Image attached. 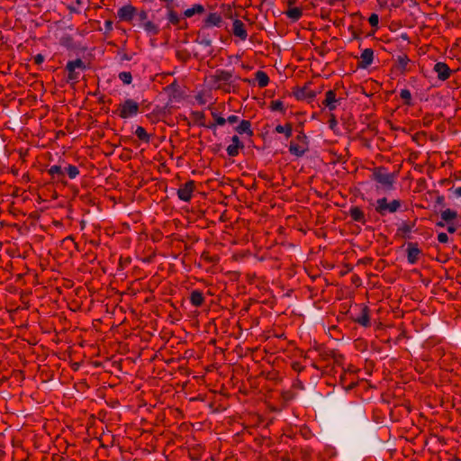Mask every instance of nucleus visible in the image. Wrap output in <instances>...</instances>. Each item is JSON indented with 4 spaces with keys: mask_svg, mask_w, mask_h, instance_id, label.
Returning <instances> with one entry per match:
<instances>
[{
    "mask_svg": "<svg viewBox=\"0 0 461 461\" xmlns=\"http://www.w3.org/2000/svg\"><path fill=\"white\" fill-rule=\"evenodd\" d=\"M167 19L170 23L176 26L180 30H184L187 27L186 22L183 21L178 14L172 9L168 11Z\"/></svg>",
    "mask_w": 461,
    "mask_h": 461,
    "instance_id": "obj_8",
    "label": "nucleus"
},
{
    "mask_svg": "<svg viewBox=\"0 0 461 461\" xmlns=\"http://www.w3.org/2000/svg\"><path fill=\"white\" fill-rule=\"evenodd\" d=\"M311 82H307L303 87H295L294 89V95L298 100H307L308 102L312 101L317 95V92L310 90L309 86Z\"/></svg>",
    "mask_w": 461,
    "mask_h": 461,
    "instance_id": "obj_4",
    "label": "nucleus"
},
{
    "mask_svg": "<svg viewBox=\"0 0 461 461\" xmlns=\"http://www.w3.org/2000/svg\"><path fill=\"white\" fill-rule=\"evenodd\" d=\"M400 96L405 101V104H411V95L408 89H402L400 93Z\"/></svg>",
    "mask_w": 461,
    "mask_h": 461,
    "instance_id": "obj_34",
    "label": "nucleus"
},
{
    "mask_svg": "<svg viewBox=\"0 0 461 461\" xmlns=\"http://www.w3.org/2000/svg\"><path fill=\"white\" fill-rule=\"evenodd\" d=\"M76 68L86 69V65L81 59L70 60L66 65L67 70H76Z\"/></svg>",
    "mask_w": 461,
    "mask_h": 461,
    "instance_id": "obj_22",
    "label": "nucleus"
},
{
    "mask_svg": "<svg viewBox=\"0 0 461 461\" xmlns=\"http://www.w3.org/2000/svg\"><path fill=\"white\" fill-rule=\"evenodd\" d=\"M203 294L200 291L194 290L191 293L190 301L193 305L199 307L203 304Z\"/></svg>",
    "mask_w": 461,
    "mask_h": 461,
    "instance_id": "obj_20",
    "label": "nucleus"
},
{
    "mask_svg": "<svg viewBox=\"0 0 461 461\" xmlns=\"http://www.w3.org/2000/svg\"><path fill=\"white\" fill-rule=\"evenodd\" d=\"M68 81H75L78 78V73L76 71V70H68Z\"/></svg>",
    "mask_w": 461,
    "mask_h": 461,
    "instance_id": "obj_39",
    "label": "nucleus"
},
{
    "mask_svg": "<svg viewBox=\"0 0 461 461\" xmlns=\"http://www.w3.org/2000/svg\"><path fill=\"white\" fill-rule=\"evenodd\" d=\"M250 122L248 120H242L239 125L235 127V131L240 135H247L248 137L252 136L253 132L250 129Z\"/></svg>",
    "mask_w": 461,
    "mask_h": 461,
    "instance_id": "obj_12",
    "label": "nucleus"
},
{
    "mask_svg": "<svg viewBox=\"0 0 461 461\" xmlns=\"http://www.w3.org/2000/svg\"><path fill=\"white\" fill-rule=\"evenodd\" d=\"M372 178L382 185L385 189L391 190L393 189L395 176L394 174L387 173L384 167H379L374 168Z\"/></svg>",
    "mask_w": 461,
    "mask_h": 461,
    "instance_id": "obj_1",
    "label": "nucleus"
},
{
    "mask_svg": "<svg viewBox=\"0 0 461 461\" xmlns=\"http://www.w3.org/2000/svg\"><path fill=\"white\" fill-rule=\"evenodd\" d=\"M438 240L440 243H447L448 241V236L445 232H440L438 235Z\"/></svg>",
    "mask_w": 461,
    "mask_h": 461,
    "instance_id": "obj_40",
    "label": "nucleus"
},
{
    "mask_svg": "<svg viewBox=\"0 0 461 461\" xmlns=\"http://www.w3.org/2000/svg\"><path fill=\"white\" fill-rule=\"evenodd\" d=\"M289 150L293 155H295L297 157H302L305 153L306 149L303 148L302 146H300L298 144L291 143L290 147H289Z\"/></svg>",
    "mask_w": 461,
    "mask_h": 461,
    "instance_id": "obj_26",
    "label": "nucleus"
},
{
    "mask_svg": "<svg viewBox=\"0 0 461 461\" xmlns=\"http://www.w3.org/2000/svg\"><path fill=\"white\" fill-rule=\"evenodd\" d=\"M228 400L224 397V395L220 394L218 396H215V399L212 402V406H215L216 411H223L228 409Z\"/></svg>",
    "mask_w": 461,
    "mask_h": 461,
    "instance_id": "obj_13",
    "label": "nucleus"
},
{
    "mask_svg": "<svg viewBox=\"0 0 461 461\" xmlns=\"http://www.w3.org/2000/svg\"><path fill=\"white\" fill-rule=\"evenodd\" d=\"M355 321L359 323L360 325L364 327H368L370 325V319L368 315V309L367 307H363L361 310V315L358 316Z\"/></svg>",
    "mask_w": 461,
    "mask_h": 461,
    "instance_id": "obj_19",
    "label": "nucleus"
},
{
    "mask_svg": "<svg viewBox=\"0 0 461 461\" xmlns=\"http://www.w3.org/2000/svg\"><path fill=\"white\" fill-rule=\"evenodd\" d=\"M271 108L273 111H283L284 104L280 100L273 101L271 104Z\"/></svg>",
    "mask_w": 461,
    "mask_h": 461,
    "instance_id": "obj_36",
    "label": "nucleus"
},
{
    "mask_svg": "<svg viewBox=\"0 0 461 461\" xmlns=\"http://www.w3.org/2000/svg\"><path fill=\"white\" fill-rule=\"evenodd\" d=\"M213 117H214L216 124H218V125H223V124H225V122H230V116L228 117L227 119H224L221 116L213 114Z\"/></svg>",
    "mask_w": 461,
    "mask_h": 461,
    "instance_id": "obj_37",
    "label": "nucleus"
},
{
    "mask_svg": "<svg viewBox=\"0 0 461 461\" xmlns=\"http://www.w3.org/2000/svg\"><path fill=\"white\" fill-rule=\"evenodd\" d=\"M202 43H203L206 46H209V45H211V41H209V40H203Z\"/></svg>",
    "mask_w": 461,
    "mask_h": 461,
    "instance_id": "obj_51",
    "label": "nucleus"
},
{
    "mask_svg": "<svg viewBox=\"0 0 461 461\" xmlns=\"http://www.w3.org/2000/svg\"><path fill=\"white\" fill-rule=\"evenodd\" d=\"M329 123H330V128L331 130H333V129L336 127V125H337V120H336V118L334 117V115H332V116H331V118H330V121H329Z\"/></svg>",
    "mask_w": 461,
    "mask_h": 461,
    "instance_id": "obj_45",
    "label": "nucleus"
},
{
    "mask_svg": "<svg viewBox=\"0 0 461 461\" xmlns=\"http://www.w3.org/2000/svg\"><path fill=\"white\" fill-rule=\"evenodd\" d=\"M369 23L373 27H376L379 23V17L376 14H372L368 19Z\"/></svg>",
    "mask_w": 461,
    "mask_h": 461,
    "instance_id": "obj_38",
    "label": "nucleus"
},
{
    "mask_svg": "<svg viewBox=\"0 0 461 461\" xmlns=\"http://www.w3.org/2000/svg\"><path fill=\"white\" fill-rule=\"evenodd\" d=\"M136 136L144 142H149L150 136L147 133L146 130L141 127L138 126L135 131Z\"/></svg>",
    "mask_w": 461,
    "mask_h": 461,
    "instance_id": "obj_25",
    "label": "nucleus"
},
{
    "mask_svg": "<svg viewBox=\"0 0 461 461\" xmlns=\"http://www.w3.org/2000/svg\"><path fill=\"white\" fill-rule=\"evenodd\" d=\"M205 12L204 6L197 4L194 5L193 7L186 9L184 12V16L186 18H190L195 14H202Z\"/></svg>",
    "mask_w": 461,
    "mask_h": 461,
    "instance_id": "obj_17",
    "label": "nucleus"
},
{
    "mask_svg": "<svg viewBox=\"0 0 461 461\" xmlns=\"http://www.w3.org/2000/svg\"><path fill=\"white\" fill-rule=\"evenodd\" d=\"M119 78L126 85L131 84L132 80L131 74L125 71L119 74Z\"/></svg>",
    "mask_w": 461,
    "mask_h": 461,
    "instance_id": "obj_32",
    "label": "nucleus"
},
{
    "mask_svg": "<svg viewBox=\"0 0 461 461\" xmlns=\"http://www.w3.org/2000/svg\"><path fill=\"white\" fill-rule=\"evenodd\" d=\"M408 262L410 264H414L417 262L420 254L421 253L420 249L418 248L417 243H409L408 244Z\"/></svg>",
    "mask_w": 461,
    "mask_h": 461,
    "instance_id": "obj_11",
    "label": "nucleus"
},
{
    "mask_svg": "<svg viewBox=\"0 0 461 461\" xmlns=\"http://www.w3.org/2000/svg\"><path fill=\"white\" fill-rule=\"evenodd\" d=\"M336 94L333 90H330L326 93V98L323 101V104L329 108L330 111H333L336 108Z\"/></svg>",
    "mask_w": 461,
    "mask_h": 461,
    "instance_id": "obj_14",
    "label": "nucleus"
},
{
    "mask_svg": "<svg viewBox=\"0 0 461 461\" xmlns=\"http://www.w3.org/2000/svg\"><path fill=\"white\" fill-rule=\"evenodd\" d=\"M410 59L406 55L399 56L397 59L398 66L402 69H405L407 64L409 63Z\"/></svg>",
    "mask_w": 461,
    "mask_h": 461,
    "instance_id": "obj_33",
    "label": "nucleus"
},
{
    "mask_svg": "<svg viewBox=\"0 0 461 461\" xmlns=\"http://www.w3.org/2000/svg\"><path fill=\"white\" fill-rule=\"evenodd\" d=\"M454 194L457 197H461V186L460 187H457L454 190Z\"/></svg>",
    "mask_w": 461,
    "mask_h": 461,
    "instance_id": "obj_48",
    "label": "nucleus"
},
{
    "mask_svg": "<svg viewBox=\"0 0 461 461\" xmlns=\"http://www.w3.org/2000/svg\"><path fill=\"white\" fill-rule=\"evenodd\" d=\"M190 456H191L192 459H194V460H198L199 459V457L194 456V454L192 452H190Z\"/></svg>",
    "mask_w": 461,
    "mask_h": 461,
    "instance_id": "obj_57",
    "label": "nucleus"
},
{
    "mask_svg": "<svg viewBox=\"0 0 461 461\" xmlns=\"http://www.w3.org/2000/svg\"><path fill=\"white\" fill-rule=\"evenodd\" d=\"M236 64H238V65H239V66H240V67L242 66L241 64H240V61H239V59H237V60H236Z\"/></svg>",
    "mask_w": 461,
    "mask_h": 461,
    "instance_id": "obj_59",
    "label": "nucleus"
},
{
    "mask_svg": "<svg viewBox=\"0 0 461 461\" xmlns=\"http://www.w3.org/2000/svg\"><path fill=\"white\" fill-rule=\"evenodd\" d=\"M447 231L449 233H454L456 232V225L454 223V221L450 222V223H447Z\"/></svg>",
    "mask_w": 461,
    "mask_h": 461,
    "instance_id": "obj_42",
    "label": "nucleus"
},
{
    "mask_svg": "<svg viewBox=\"0 0 461 461\" xmlns=\"http://www.w3.org/2000/svg\"><path fill=\"white\" fill-rule=\"evenodd\" d=\"M136 11L137 10L134 6H132L131 5H126L118 10L117 14L121 20L128 22V21L132 20Z\"/></svg>",
    "mask_w": 461,
    "mask_h": 461,
    "instance_id": "obj_7",
    "label": "nucleus"
},
{
    "mask_svg": "<svg viewBox=\"0 0 461 461\" xmlns=\"http://www.w3.org/2000/svg\"><path fill=\"white\" fill-rule=\"evenodd\" d=\"M66 171L69 176V178L73 179L77 176L79 174V170L76 166L69 165L68 167H66Z\"/></svg>",
    "mask_w": 461,
    "mask_h": 461,
    "instance_id": "obj_31",
    "label": "nucleus"
},
{
    "mask_svg": "<svg viewBox=\"0 0 461 461\" xmlns=\"http://www.w3.org/2000/svg\"><path fill=\"white\" fill-rule=\"evenodd\" d=\"M256 80L258 81V86L265 87L269 83V77L264 71L258 70L256 73Z\"/></svg>",
    "mask_w": 461,
    "mask_h": 461,
    "instance_id": "obj_21",
    "label": "nucleus"
},
{
    "mask_svg": "<svg viewBox=\"0 0 461 461\" xmlns=\"http://www.w3.org/2000/svg\"><path fill=\"white\" fill-rule=\"evenodd\" d=\"M122 59H124V60H130L131 59V58L127 54H124Z\"/></svg>",
    "mask_w": 461,
    "mask_h": 461,
    "instance_id": "obj_56",
    "label": "nucleus"
},
{
    "mask_svg": "<svg viewBox=\"0 0 461 461\" xmlns=\"http://www.w3.org/2000/svg\"><path fill=\"white\" fill-rule=\"evenodd\" d=\"M434 71L437 72L438 77L440 80H446L450 76V68L446 63L443 62H438L434 66Z\"/></svg>",
    "mask_w": 461,
    "mask_h": 461,
    "instance_id": "obj_10",
    "label": "nucleus"
},
{
    "mask_svg": "<svg viewBox=\"0 0 461 461\" xmlns=\"http://www.w3.org/2000/svg\"><path fill=\"white\" fill-rule=\"evenodd\" d=\"M194 188V181L186 182L184 185H182L177 190V195H178L179 199H181L185 202H188L192 197Z\"/></svg>",
    "mask_w": 461,
    "mask_h": 461,
    "instance_id": "obj_6",
    "label": "nucleus"
},
{
    "mask_svg": "<svg viewBox=\"0 0 461 461\" xmlns=\"http://www.w3.org/2000/svg\"><path fill=\"white\" fill-rule=\"evenodd\" d=\"M299 364L295 363L294 364V368L296 370L298 368Z\"/></svg>",
    "mask_w": 461,
    "mask_h": 461,
    "instance_id": "obj_58",
    "label": "nucleus"
},
{
    "mask_svg": "<svg viewBox=\"0 0 461 461\" xmlns=\"http://www.w3.org/2000/svg\"><path fill=\"white\" fill-rule=\"evenodd\" d=\"M232 34L241 41H245L248 37L246 25L239 19H232Z\"/></svg>",
    "mask_w": 461,
    "mask_h": 461,
    "instance_id": "obj_5",
    "label": "nucleus"
},
{
    "mask_svg": "<svg viewBox=\"0 0 461 461\" xmlns=\"http://www.w3.org/2000/svg\"><path fill=\"white\" fill-rule=\"evenodd\" d=\"M221 218L222 220H225V219H227V218H228L227 211H225V212L222 213V215H221Z\"/></svg>",
    "mask_w": 461,
    "mask_h": 461,
    "instance_id": "obj_54",
    "label": "nucleus"
},
{
    "mask_svg": "<svg viewBox=\"0 0 461 461\" xmlns=\"http://www.w3.org/2000/svg\"><path fill=\"white\" fill-rule=\"evenodd\" d=\"M43 61H44V56H43L42 54H37V55L34 57V62H35L37 65H41Z\"/></svg>",
    "mask_w": 461,
    "mask_h": 461,
    "instance_id": "obj_41",
    "label": "nucleus"
},
{
    "mask_svg": "<svg viewBox=\"0 0 461 461\" xmlns=\"http://www.w3.org/2000/svg\"><path fill=\"white\" fill-rule=\"evenodd\" d=\"M239 122V119L237 116L232 115V124Z\"/></svg>",
    "mask_w": 461,
    "mask_h": 461,
    "instance_id": "obj_55",
    "label": "nucleus"
},
{
    "mask_svg": "<svg viewBox=\"0 0 461 461\" xmlns=\"http://www.w3.org/2000/svg\"><path fill=\"white\" fill-rule=\"evenodd\" d=\"M138 16H139L140 21L144 22V21H146V20H147V18H148V14H147V12H146V11H143V10H142V11H140V12L138 14Z\"/></svg>",
    "mask_w": 461,
    "mask_h": 461,
    "instance_id": "obj_43",
    "label": "nucleus"
},
{
    "mask_svg": "<svg viewBox=\"0 0 461 461\" xmlns=\"http://www.w3.org/2000/svg\"><path fill=\"white\" fill-rule=\"evenodd\" d=\"M440 217L441 220L444 221L446 223H450L457 218V212L451 209H446L441 212Z\"/></svg>",
    "mask_w": 461,
    "mask_h": 461,
    "instance_id": "obj_18",
    "label": "nucleus"
},
{
    "mask_svg": "<svg viewBox=\"0 0 461 461\" xmlns=\"http://www.w3.org/2000/svg\"><path fill=\"white\" fill-rule=\"evenodd\" d=\"M230 75L228 73V72H221V76H219V81H223V85L221 83H219L218 84V87L221 88V87H223V89L226 91V92H229L230 91V85L227 83V81L229 80Z\"/></svg>",
    "mask_w": 461,
    "mask_h": 461,
    "instance_id": "obj_24",
    "label": "nucleus"
},
{
    "mask_svg": "<svg viewBox=\"0 0 461 461\" xmlns=\"http://www.w3.org/2000/svg\"><path fill=\"white\" fill-rule=\"evenodd\" d=\"M445 198L443 195H438L436 200V203L441 206L445 205Z\"/></svg>",
    "mask_w": 461,
    "mask_h": 461,
    "instance_id": "obj_46",
    "label": "nucleus"
},
{
    "mask_svg": "<svg viewBox=\"0 0 461 461\" xmlns=\"http://www.w3.org/2000/svg\"><path fill=\"white\" fill-rule=\"evenodd\" d=\"M143 27L145 29V31H147L148 32L153 34V35H156L158 32V26L153 23L152 22H145L144 24H143Z\"/></svg>",
    "mask_w": 461,
    "mask_h": 461,
    "instance_id": "obj_30",
    "label": "nucleus"
},
{
    "mask_svg": "<svg viewBox=\"0 0 461 461\" xmlns=\"http://www.w3.org/2000/svg\"><path fill=\"white\" fill-rule=\"evenodd\" d=\"M104 28L107 32H111L113 30V22L111 20L105 21Z\"/></svg>",
    "mask_w": 461,
    "mask_h": 461,
    "instance_id": "obj_44",
    "label": "nucleus"
},
{
    "mask_svg": "<svg viewBox=\"0 0 461 461\" xmlns=\"http://www.w3.org/2000/svg\"><path fill=\"white\" fill-rule=\"evenodd\" d=\"M196 100L201 104H204L206 103V100L204 99L203 95H202V94H199L196 95Z\"/></svg>",
    "mask_w": 461,
    "mask_h": 461,
    "instance_id": "obj_47",
    "label": "nucleus"
},
{
    "mask_svg": "<svg viewBox=\"0 0 461 461\" xmlns=\"http://www.w3.org/2000/svg\"><path fill=\"white\" fill-rule=\"evenodd\" d=\"M222 23L221 17L216 13H211L207 18L204 20L205 26H221Z\"/></svg>",
    "mask_w": 461,
    "mask_h": 461,
    "instance_id": "obj_15",
    "label": "nucleus"
},
{
    "mask_svg": "<svg viewBox=\"0 0 461 461\" xmlns=\"http://www.w3.org/2000/svg\"><path fill=\"white\" fill-rule=\"evenodd\" d=\"M413 224L403 223L399 229L398 232L403 238H410L409 234L411 231Z\"/></svg>",
    "mask_w": 461,
    "mask_h": 461,
    "instance_id": "obj_28",
    "label": "nucleus"
},
{
    "mask_svg": "<svg viewBox=\"0 0 461 461\" xmlns=\"http://www.w3.org/2000/svg\"><path fill=\"white\" fill-rule=\"evenodd\" d=\"M349 215L355 221L365 223V214L363 211L357 206H353L349 210Z\"/></svg>",
    "mask_w": 461,
    "mask_h": 461,
    "instance_id": "obj_16",
    "label": "nucleus"
},
{
    "mask_svg": "<svg viewBox=\"0 0 461 461\" xmlns=\"http://www.w3.org/2000/svg\"><path fill=\"white\" fill-rule=\"evenodd\" d=\"M401 201L400 200H393L392 202H388V200L384 197L380 198L376 201L375 203V211L380 215H385V213L388 212H397L401 207Z\"/></svg>",
    "mask_w": 461,
    "mask_h": 461,
    "instance_id": "obj_2",
    "label": "nucleus"
},
{
    "mask_svg": "<svg viewBox=\"0 0 461 461\" xmlns=\"http://www.w3.org/2000/svg\"><path fill=\"white\" fill-rule=\"evenodd\" d=\"M48 172L50 176H52V177L57 176L58 179L64 176V171L62 170L61 167L58 165L50 167Z\"/></svg>",
    "mask_w": 461,
    "mask_h": 461,
    "instance_id": "obj_27",
    "label": "nucleus"
},
{
    "mask_svg": "<svg viewBox=\"0 0 461 461\" xmlns=\"http://www.w3.org/2000/svg\"><path fill=\"white\" fill-rule=\"evenodd\" d=\"M238 369H240V366H235V367H234V366H232V380L234 379V375H233V374H234V373H236V372H238Z\"/></svg>",
    "mask_w": 461,
    "mask_h": 461,
    "instance_id": "obj_50",
    "label": "nucleus"
},
{
    "mask_svg": "<svg viewBox=\"0 0 461 461\" xmlns=\"http://www.w3.org/2000/svg\"><path fill=\"white\" fill-rule=\"evenodd\" d=\"M355 386V384L354 383H351L349 385L346 386L345 387V390L346 391H348L349 389L353 388Z\"/></svg>",
    "mask_w": 461,
    "mask_h": 461,
    "instance_id": "obj_52",
    "label": "nucleus"
},
{
    "mask_svg": "<svg viewBox=\"0 0 461 461\" xmlns=\"http://www.w3.org/2000/svg\"><path fill=\"white\" fill-rule=\"evenodd\" d=\"M361 61L358 64V68H368L374 60V51L372 49H366L363 50L360 56Z\"/></svg>",
    "mask_w": 461,
    "mask_h": 461,
    "instance_id": "obj_9",
    "label": "nucleus"
},
{
    "mask_svg": "<svg viewBox=\"0 0 461 461\" xmlns=\"http://www.w3.org/2000/svg\"><path fill=\"white\" fill-rule=\"evenodd\" d=\"M285 14L293 21H297L303 15V11L301 8L292 7L285 12Z\"/></svg>",
    "mask_w": 461,
    "mask_h": 461,
    "instance_id": "obj_23",
    "label": "nucleus"
},
{
    "mask_svg": "<svg viewBox=\"0 0 461 461\" xmlns=\"http://www.w3.org/2000/svg\"><path fill=\"white\" fill-rule=\"evenodd\" d=\"M276 131L279 133H285L287 137L291 136L292 134V129L291 127L285 128V126L283 125H277L276 127Z\"/></svg>",
    "mask_w": 461,
    "mask_h": 461,
    "instance_id": "obj_35",
    "label": "nucleus"
},
{
    "mask_svg": "<svg viewBox=\"0 0 461 461\" xmlns=\"http://www.w3.org/2000/svg\"><path fill=\"white\" fill-rule=\"evenodd\" d=\"M445 223H446V222H445L444 221H442V220H441L440 221H438V222L436 223V225H437L438 227H441V228H443V227H445Z\"/></svg>",
    "mask_w": 461,
    "mask_h": 461,
    "instance_id": "obj_49",
    "label": "nucleus"
},
{
    "mask_svg": "<svg viewBox=\"0 0 461 461\" xmlns=\"http://www.w3.org/2000/svg\"><path fill=\"white\" fill-rule=\"evenodd\" d=\"M139 113V104L132 99H126L121 105L119 116L126 119L136 115Z\"/></svg>",
    "mask_w": 461,
    "mask_h": 461,
    "instance_id": "obj_3",
    "label": "nucleus"
},
{
    "mask_svg": "<svg viewBox=\"0 0 461 461\" xmlns=\"http://www.w3.org/2000/svg\"><path fill=\"white\" fill-rule=\"evenodd\" d=\"M226 152L229 156H230V152H231V149H230V145H229L227 148H226Z\"/></svg>",
    "mask_w": 461,
    "mask_h": 461,
    "instance_id": "obj_53",
    "label": "nucleus"
},
{
    "mask_svg": "<svg viewBox=\"0 0 461 461\" xmlns=\"http://www.w3.org/2000/svg\"><path fill=\"white\" fill-rule=\"evenodd\" d=\"M243 143L240 140L237 136H232V157L238 154L239 149L243 148Z\"/></svg>",
    "mask_w": 461,
    "mask_h": 461,
    "instance_id": "obj_29",
    "label": "nucleus"
}]
</instances>
